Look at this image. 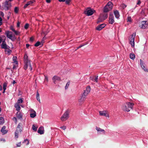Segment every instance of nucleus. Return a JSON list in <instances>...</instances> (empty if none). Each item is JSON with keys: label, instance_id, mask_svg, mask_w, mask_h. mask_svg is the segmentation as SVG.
I'll return each mask as SVG.
<instances>
[{"label": "nucleus", "instance_id": "obj_1", "mask_svg": "<svg viewBox=\"0 0 148 148\" xmlns=\"http://www.w3.org/2000/svg\"><path fill=\"white\" fill-rule=\"evenodd\" d=\"M134 105V103H132L130 102H126L125 104L123 105L122 107V109L124 111L129 112L131 109H132Z\"/></svg>", "mask_w": 148, "mask_h": 148}, {"label": "nucleus", "instance_id": "obj_2", "mask_svg": "<svg viewBox=\"0 0 148 148\" xmlns=\"http://www.w3.org/2000/svg\"><path fill=\"white\" fill-rule=\"evenodd\" d=\"M90 86H87L86 90H84V92L82 95L80 99V101H83L85 99V97L86 96L88 93L90 92Z\"/></svg>", "mask_w": 148, "mask_h": 148}, {"label": "nucleus", "instance_id": "obj_3", "mask_svg": "<svg viewBox=\"0 0 148 148\" xmlns=\"http://www.w3.org/2000/svg\"><path fill=\"white\" fill-rule=\"evenodd\" d=\"M70 112L69 110H67L65 111L61 117L60 119L62 121H65L69 118Z\"/></svg>", "mask_w": 148, "mask_h": 148}, {"label": "nucleus", "instance_id": "obj_4", "mask_svg": "<svg viewBox=\"0 0 148 148\" xmlns=\"http://www.w3.org/2000/svg\"><path fill=\"white\" fill-rule=\"evenodd\" d=\"M135 36L136 34L134 33L130 36L129 38L130 43L132 47H134V39Z\"/></svg>", "mask_w": 148, "mask_h": 148}, {"label": "nucleus", "instance_id": "obj_5", "mask_svg": "<svg viewBox=\"0 0 148 148\" xmlns=\"http://www.w3.org/2000/svg\"><path fill=\"white\" fill-rule=\"evenodd\" d=\"M95 12L94 9L88 8L84 12V13L88 16H90L92 15Z\"/></svg>", "mask_w": 148, "mask_h": 148}, {"label": "nucleus", "instance_id": "obj_6", "mask_svg": "<svg viewBox=\"0 0 148 148\" xmlns=\"http://www.w3.org/2000/svg\"><path fill=\"white\" fill-rule=\"evenodd\" d=\"M109 23L110 24H112L115 22L114 17L112 13H110L109 17Z\"/></svg>", "mask_w": 148, "mask_h": 148}, {"label": "nucleus", "instance_id": "obj_7", "mask_svg": "<svg viewBox=\"0 0 148 148\" xmlns=\"http://www.w3.org/2000/svg\"><path fill=\"white\" fill-rule=\"evenodd\" d=\"M11 6V3L8 1L6 0L4 4V8L5 10H8Z\"/></svg>", "mask_w": 148, "mask_h": 148}, {"label": "nucleus", "instance_id": "obj_8", "mask_svg": "<svg viewBox=\"0 0 148 148\" xmlns=\"http://www.w3.org/2000/svg\"><path fill=\"white\" fill-rule=\"evenodd\" d=\"M29 111L30 117L32 118L35 117L36 116V113L35 111L32 109H31Z\"/></svg>", "mask_w": 148, "mask_h": 148}, {"label": "nucleus", "instance_id": "obj_9", "mask_svg": "<svg viewBox=\"0 0 148 148\" xmlns=\"http://www.w3.org/2000/svg\"><path fill=\"white\" fill-rule=\"evenodd\" d=\"M1 48L2 49H8V48L9 47L6 44V42L5 41H3L1 44Z\"/></svg>", "mask_w": 148, "mask_h": 148}, {"label": "nucleus", "instance_id": "obj_10", "mask_svg": "<svg viewBox=\"0 0 148 148\" xmlns=\"http://www.w3.org/2000/svg\"><path fill=\"white\" fill-rule=\"evenodd\" d=\"M146 21H142L141 24L140 25V27L143 29H145V28L147 27V25L146 23Z\"/></svg>", "mask_w": 148, "mask_h": 148}, {"label": "nucleus", "instance_id": "obj_11", "mask_svg": "<svg viewBox=\"0 0 148 148\" xmlns=\"http://www.w3.org/2000/svg\"><path fill=\"white\" fill-rule=\"evenodd\" d=\"M99 114L101 116H104L106 117H109V116L108 114L107 113L106 111H100L99 112Z\"/></svg>", "mask_w": 148, "mask_h": 148}, {"label": "nucleus", "instance_id": "obj_12", "mask_svg": "<svg viewBox=\"0 0 148 148\" xmlns=\"http://www.w3.org/2000/svg\"><path fill=\"white\" fill-rule=\"evenodd\" d=\"M22 124L21 123H19L18 125L16 131L18 132H21L22 130Z\"/></svg>", "mask_w": 148, "mask_h": 148}, {"label": "nucleus", "instance_id": "obj_13", "mask_svg": "<svg viewBox=\"0 0 148 148\" xmlns=\"http://www.w3.org/2000/svg\"><path fill=\"white\" fill-rule=\"evenodd\" d=\"M44 128L42 126H41L38 128V132L40 134H42L44 133Z\"/></svg>", "mask_w": 148, "mask_h": 148}, {"label": "nucleus", "instance_id": "obj_14", "mask_svg": "<svg viewBox=\"0 0 148 148\" xmlns=\"http://www.w3.org/2000/svg\"><path fill=\"white\" fill-rule=\"evenodd\" d=\"M5 34L6 35L7 37L9 38H11L12 36V32L9 31H6L5 32Z\"/></svg>", "mask_w": 148, "mask_h": 148}, {"label": "nucleus", "instance_id": "obj_15", "mask_svg": "<svg viewBox=\"0 0 148 148\" xmlns=\"http://www.w3.org/2000/svg\"><path fill=\"white\" fill-rule=\"evenodd\" d=\"M106 26L105 24H102L96 27V29L97 30L100 31L103 28H104Z\"/></svg>", "mask_w": 148, "mask_h": 148}, {"label": "nucleus", "instance_id": "obj_16", "mask_svg": "<svg viewBox=\"0 0 148 148\" xmlns=\"http://www.w3.org/2000/svg\"><path fill=\"white\" fill-rule=\"evenodd\" d=\"M52 80L54 83L56 84V80L60 81L61 79L59 77L57 76H55L52 78Z\"/></svg>", "mask_w": 148, "mask_h": 148}, {"label": "nucleus", "instance_id": "obj_17", "mask_svg": "<svg viewBox=\"0 0 148 148\" xmlns=\"http://www.w3.org/2000/svg\"><path fill=\"white\" fill-rule=\"evenodd\" d=\"M6 127L5 126H3L1 128V132L3 134H6L8 132L7 130H5Z\"/></svg>", "mask_w": 148, "mask_h": 148}, {"label": "nucleus", "instance_id": "obj_18", "mask_svg": "<svg viewBox=\"0 0 148 148\" xmlns=\"http://www.w3.org/2000/svg\"><path fill=\"white\" fill-rule=\"evenodd\" d=\"M101 16L104 20L106 19L108 17V14L106 12H104L100 15Z\"/></svg>", "mask_w": 148, "mask_h": 148}, {"label": "nucleus", "instance_id": "obj_19", "mask_svg": "<svg viewBox=\"0 0 148 148\" xmlns=\"http://www.w3.org/2000/svg\"><path fill=\"white\" fill-rule=\"evenodd\" d=\"M23 115L22 113H21L20 111H18L16 113V117L18 119H22Z\"/></svg>", "mask_w": 148, "mask_h": 148}, {"label": "nucleus", "instance_id": "obj_20", "mask_svg": "<svg viewBox=\"0 0 148 148\" xmlns=\"http://www.w3.org/2000/svg\"><path fill=\"white\" fill-rule=\"evenodd\" d=\"M114 13L115 17L117 18H118L120 17V14L119 11L117 10L114 11Z\"/></svg>", "mask_w": 148, "mask_h": 148}, {"label": "nucleus", "instance_id": "obj_21", "mask_svg": "<svg viewBox=\"0 0 148 148\" xmlns=\"http://www.w3.org/2000/svg\"><path fill=\"white\" fill-rule=\"evenodd\" d=\"M112 9H111V8H109V7H108L107 6H105L103 9V12H106L107 13V12H109V11H110Z\"/></svg>", "mask_w": 148, "mask_h": 148}, {"label": "nucleus", "instance_id": "obj_22", "mask_svg": "<svg viewBox=\"0 0 148 148\" xmlns=\"http://www.w3.org/2000/svg\"><path fill=\"white\" fill-rule=\"evenodd\" d=\"M28 57L27 55L26 54H25L24 58V60L25 63H28L30 62V61L28 60Z\"/></svg>", "mask_w": 148, "mask_h": 148}, {"label": "nucleus", "instance_id": "obj_23", "mask_svg": "<svg viewBox=\"0 0 148 148\" xmlns=\"http://www.w3.org/2000/svg\"><path fill=\"white\" fill-rule=\"evenodd\" d=\"M14 107L16 108V110L18 111H20L21 109V107L20 105L18 103H16L14 105Z\"/></svg>", "mask_w": 148, "mask_h": 148}, {"label": "nucleus", "instance_id": "obj_24", "mask_svg": "<svg viewBox=\"0 0 148 148\" xmlns=\"http://www.w3.org/2000/svg\"><path fill=\"white\" fill-rule=\"evenodd\" d=\"M96 130H97L98 132V131H100L101 132H103V134H105V131L104 130L101 129V128L99 127H96Z\"/></svg>", "mask_w": 148, "mask_h": 148}, {"label": "nucleus", "instance_id": "obj_25", "mask_svg": "<svg viewBox=\"0 0 148 148\" xmlns=\"http://www.w3.org/2000/svg\"><path fill=\"white\" fill-rule=\"evenodd\" d=\"M104 20H105L103 18H102L101 17V16H100V15L98 19L97 23H99L100 22L103 21Z\"/></svg>", "mask_w": 148, "mask_h": 148}, {"label": "nucleus", "instance_id": "obj_26", "mask_svg": "<svg viewBox=\"0 0 148 148\" xmlns=\"http://www.w3.org/2000/svg\"><path fill=\"white\" fill-rule=\"evenodd\" d=\"M112 3L111 2H109L106 6H107L108 7H109V8H111V9H112Z\"/></svg>", "mask_w": 148, "mask_h": 148}, {"label": "nucleus", "instance_id": "obj_27", "mask_svg": "<svg viewBox=\"0 0 148 148\" xmlns=\"http://www.w3.org/2000/svg\"><path fill=\"white\" fill-rule=\"evenodd\" d=\"M33 3V2L32 1H29L27 3L25 4L24 6V8H26L28 5H29L31 3Z\"/></svg>", "mask_w": 148, "mask_h": 148}, {"label": "nucleus", "instance_id": "obj_28", "mask_svg": "<svg viewBox=\"0 0 148 148\" xmlns=\"http://www.w3.org/2000/svg\"><path fill=\"white\" fill-rule=\"evenodd\" d=\"M140 64L141 65V66L142 67L143 69H144L145 68V66H144V62L143 61H142L141 59L140 60Z\"/></svg>", "mask_w": 148, "mask_h": 148}, {"label": "nucleus", "instance_id": "obj_29", "mask_svg": "<svg viewBox=\"0 0 148 148\" xmlns=\"http://www.w3.org/2000/svg\"><path fill=\"white\" fill-rule=\"evenodd\" d=\"M130 58L133 60H134L135 58V55L134 53H130Z\"/></svg>", "mask_w": 148, "mask_h": 148}, {"label": "nucleus", "instance_id": "obj_30", "mask_svg": "<svg viewBox=\"0 0 148 148\" xmlns=\"http://www.w3.org/2000/svg\"><path fill=\"white\" fill-rule=\"evenodd\" d=\"M25 64L24 66V68L25 70H26L28 67L29 62L25 63Z\"/></svg>", "mask_w": 148, "mask_h": 148}, {"label": "nucleus", "instance_id": "obj_31", "mask_svg": "<svg viewBox=\"0 0 148 148\" xmlns=\"http://www.w3.org/2000/svg\"><path fill=\"white\" fill-rule=\"evenodd\" d=\"M36 99H37V100L38 101L40 102V97H39V94L38 92H37L36 93Z\"/></svg>", "mask_w": 148, "mask_h": 148}, {"label": "nucleus", "instance_id": "obj_32", "mask_svg": "<svg viewBox=\"0 0 148 148\" xmlns=\"http://www.w3.org/2000/svg\"><path fill=\"white\" fill-rule=\"evenodd\" d=\"M17 58V57L16 56H14L13 58V60L14 62L16 63V64L17 63V62L16 61Z\"/></svg>", "mask_w": 148, "mask_h": 148}, {"label": "nucleus", "instance_id": "obj_33", "mask_svg": "<svg viewBox=\"0 0 148 148\" xmlns=\"http://www.w3.org/2000/svg\"><path fill=\"white\" fill-rule=\"evenodd\" d=\"M70 81H69L66 83V86H65V89L66 90L68 88V87H69V85H70Z\"/></svg>", "mask_w": 148, "mask_h": 148}, {"label": "nucleus", "instance_id": "obj_34", "mask_svg": "<svg viewBox=\"0 0 148 148\" xmlns=\"http://www.w3.org/2000/svg\"><path fill=\"white\" fill-rule=\"evenodd\" d=\"M19 9L17 7H15L14 10V12L16 13H17L18 12Z\"/></svg>", "mask_w": 148, "mask_h": 148}, {"label": "nucleus", "instance_id": "obj_35", "mask_svg": "<svg viewBox=\"0 0 148 148\" xmlns=\"http://www.w3.org/2000/svg\"><path fill=\"white\" fill-rule=\"evenodd\" d=\"M37 127H36L34 125H33L32 126V129L34 130L35 131H36L37 130Z\"/></svg>", "mask_w": 148, "mask_h": 148}, {"label": "nucleus", "instance_id": "obj_36", "mask_svg": "<svg viewBox=\"0 0 148 148\" xmlns=\"http://www.w3.org/2000/svg\"><path fill=\"white\" fill-rule=\"evenodd\" d=\"M41 42L40 43V42L39 41H38L35 45L34 46L35 47H38V46L40 45L41 44Z\"/></svg>", "mask_w": 148, "mask_h": 148}, {"label": "nucleus", "instance_id": "obj_37", "mask_svg": "<svg viewBox=\"0 0 148 148\" xmlns=\"http://www.w3.org/2000/svg\"><path fill=\"white\" fill-rule=\"evenodd\" d=\"M19 132L15 131V138H17L18 137V133Z\"/></svg>", "mask_w": 148, "mask_h": 148}, {"label": "nucleus", "instance_id": "obj_38", "mask_svg": "<svg viewBox=\"0 0 148 148\" xmlns=\"http://www.w3.org/2000/svg\"><path fill=\"white\" fill-rule=\"evenodd\" d=\"M4 119L3 117H0V122L1 123V124H3L4 123Z\"/></svg>", "mask_w": 148, "mask_h": 148}, {"label": "nucleus", "instance_id": "obj_39", "mask_svg": "<svg viewBox=\"0 0 148 148\" xmlns=\"http://www.w3.org/2000/svg\"><path fill=\"white\" fill-rule=\"evenodd\" d=\"M98 76H95V78L94 79L93 78L92 80L94 81L97 82H98Z\"/></svg>", "mask_w": 148, "mask_h": 148}, {"label": "nucleus", "instance_id": "obj_40", "mask_svg": "<svg viewBox=\"0 0 148 148\" xmlns=\"http://www.w3.org/2000/svg\"><path fill=\"white\" fill-rule=\"evenodd\" d=\"M10 39L12 41H14L16 39V38L14 36H12V37L11 38H10Z\"/></svg>", "mask_w": 148, "mask_h": 148}, {"label": "nucleus", "instance_id": "obj_41", "mask_svg": "<svg viewBox=\"0 0 148 148\" xmlns=\"http://www.w3.org/2000/svg\"><path fill=\"white\" fill-rule=\"evenodd\" d=\"M46 39V37H45V36L43 37L42 40L41 41V43L43 45V44L44 42V41Z\"/></svg>", "mask_w": 148, "mask_h": 148}, {"label": "nucleus", "instance_id": "obj_42", "mask_svg": "<svg viewBox=\"0 0 148 148\" xmlns=\"http://www.w3.org/2000/svg\"><path fill=\"white\" fill-rule=\"evenodd\" d=\"M29 24H28V23L26 24L24 26V28H25V29H28V28L29 27Z\"/></svg>", "mask_w": 148, "mask_h": 148}, {"label": "nucleus", "instance_id": "obj_43", "mask_svg": "<svg viewBox=\"0 0 148 148\" xmlns=\"http://www.w3.org/2000/svg\"><path fill=\"white\" fill-rule=\"evenodd\" d=\"M23 102V101L22 99H19L18 100V103H22Z\"/></svg>", "mask_w": 148, "mask_h": 148}, {"label": "nucleus", "instance_id": "obj_44", "mask_svg": "<svg viewBox=\"0 0 148 148\" xmlns=\"http://www.w3.org/2000/svg\"><path fill=\"white\" fill-rule=\"evenodd\" d=\"M28 67H29V69L30 71H32V65H31V64L30 62H29V66H28Z\"/></svg>", "mask_w": 148, "mask_h": 148}, {"label": "nucleus", "instance_id": "obj_45", "mask_svg": "<svg viewBox=\"0 0 148 148\" xmlns=\"http://www.w3.org/2000/svg\"><path fill=\"white\" fill-rule=\"evenodd\" d=\"M14 32L15 35H18L20 33V32H18V31H16L15 30H14Z\"/></svg>", "mask_w": 148, "mask_h": 148}, {"label": "nucleus", "instance_id": "obj_46", "mask_svg": "<svg viewBox=\"0 0 148 148\" xmlns=\"http://www.w3.org/2000/svg\"><path fill=\"white\" fill-rule=\"evenodd\" d=\"M127 22L128 21V22H131L132 21L131 18L130 16H129L127 17Z\"/></svg>", "mask_w": 148, "mask_h": 148}, {"label": "nucleus", "instance_id": "obj_47", "mask_svg": "<svg viewBox=\"0 0 148 148\" xmlns=\"http://www.w3.org/2000/svg\"><path fill=\"white\" fill-rule=\"evenodd\" d=\"M8 50H7V51H6V50H5V52L6 51H7V53H8V54H10L11 53V50H10L8 48Z\"/></svg>", "mask_w": 148, "mask_h": 148}, {"label": "nucleus", "instance_id": "obj_48", "mask_svg": "<svg viewBox=\"0 0 148 148\" xmlns=\"http://www.w3.org/2000/svg\"><path fill=\"white\" fill-rule=\"evenodd\" d=\"M26 141H27V143L26 144V145H27L29 144V140H28V139H26V140H24V142H23V143H25Z\"/></svg>", "mask_w": 148, "mask_h": 148}, {"label": "nucleus", "instance_id": "obj_49", "mask_svg": "<svg viewBox=\"0 0 148 148\" xmlns=\"http://www.w3.org/2000/svg\"><path fill=\"white\" fill-rule=\"evenodd\" d=\"M121 6L123 8V9H124L126 7V5L125 4H123L121 5Z\"/></svg>", "mask_w": 148, "mask_h": 148}, {"label": "nucleus", "instance_id": "obj_50", "mask_svg": "<svg viewBox=\"0 0 148 148\" xmlns=\"http://www.w3.org/2000/svg\"><path fill=\"white\" fill-rule=\"evenodd\" d=\"M65 2L66 4H68L69 3L71 0H65Z\"/></svg>", "mask_w": 148, "mask_h": 148}, {"label": "nucleus", "instance_id": "obj_51", "mask_svg": "<svg viewBox=\"0 0 148 148\" xmlns=\"http://www.w3.org/2000/svg\"><path fill=\"white\" fill-rule=\"evenodd\" d=\"M13 120L14 121H15V123H16L17 122V119L16 117H14L13 118Z\"/></svg>", "mask_w": 148, "mask_h": 148}, {"label": "nucleus", "instance_id": "obj_52", "mask_svg": "<svg viewBox=\"0 0 148 148\" xmlns=\"http://www.w3.org/2000/svg\"><path fill=\"white\" fill-rule=\"evenodd\" d=\"M60 128L64 130L66 128V126H64L62 127H60Z\"/></svg>", "mask_w": 148, "mask_h": 148}, {"label": "nucleus", "instance_id": "obj_53", "mask_svg": "<svg viewBox=\"0 0 148 148\" xmlns=\"http://www.w3.org/2000/svg\"><path fill=\"white\" fill-rule=\"evenodd\" d=\"M34 38L33 37H31L30 38V41L31 42H32L33 41V40H34Z\"/></svg>", "mask_w": 148, "mask_h": 148}, {"label": "nucleus", "instance_id": "obj_54", "mask_svg": "<svg viewBox=\"0 0 148 148\" xmlns=\"http://www.w3.org/2000/svg\"><path fill=\"white\" fill-rule=\"evenodd\" d=\"M7 86V84L6 82H5L3 84V88H6Z\"/></svg>", "mask_w": 148, "mask_h": 148}, {"label": "nucleus", "instance_id": "obj_55", "mask_svg": "<svg viewBox=\"0 0 148 148\" xmlns=\"http://www.w3.org/2000/svg\"><path fill=\"white\" fill-rule=\"evenodd\" d=\"M10 29L11 30H12L13 32H14V30H15V29H14V28H13V27L12 26H11L10 27Z\"/></svg>", "mask_w": 148, "mask_h": 148}, {"label": "nucleus", "instance_id": "obj_56", "mask_svg": "<svg viewBox=\"0 0 148 148\" xmlns=\"http://www.w3.org/2000/svg\"><path fill=\"white\" fill-rule=\"evenodd\" d=\"M21 142H19L16 144L17 147H20L21 146Z\"/></svg>", "mask_w": 148, "mask_h": 148}, {"label": "nucleus", "instance_id": "obj_57", "mask_svg": "<svg viewBox=\"0 0 148 148\" xmlns=\"http://www.w3.org/2000/svg\"><path fill=\"white\" fill-rule=\"evenodd\" d=\"M45 81H46L47 82L48 81V78L47 77V76L45 77Z\"/></svg>", "mask_w": 148, "mask_h": 148}, {"label": "nucleus", "instance_id": "obj_58", "mask_svg": "<svg viewBox=\"0 0 148 148\" xmlns=\"http://www.w3.org/2000/svg\"><path fill=\"white\" fill-rule=\"evenodd\" d=\"M20 22L18 21V23H17V27H19L20 26Z\"/></svg>", "mask_w": 148, "mask_h": 148}, {"label": "nucleus", "instance_id": "obj_59", "mask_svg": "<svg viewBox=\"0 0 148 148\" xmlns=\"http://www.w3.org/2000/svg\"><path fill=\"white\" fill-rule=\"evenodd\" d=\"M141 3V1L139 0L138 1V2L137 3V5H139Z\"/></svg>", "mask_w": 148, "mask_h": 148}, {"label": "nucleus", "instance_id": "obj_60", "mask_svg": "<svg viewBox=\"0 0 148 148\" xmlns=\"http://www.w3.org/2000/svg\"><path fill=\"white\" fill-rule=\"evenodd\" d=\"M29 44H26V47L27 48H28L29 47Z\"/></svg>", "mask_w": 148, "mask_h": 148}, {"label": "nucleus", "instance_id": "obj_61", "mask_svg": "<svg viewBox=\"0 0 148 148\" xmlns=\"http://www.w3.org/2000/svg\"><path fill=\"white\" fill-rule=\"evenodd\" d=\"M51 0H46V2L47 3H49L51 2Z\"/></svg>", "mask_w": 148, "mask_h": 148}, {"label": "nucleus", "instance_id": "obj_62", "mask_svg": "<svg viewBox=\"0 0 148 148\" xmlns=\"http://www.w3.org/2000/svg\"><path fill=\"white\" fill-rule=\"evenodd\" d=\"M16 83V82L15 81V80H13L12 82V84L14 85V84H15Z\"/></svg>", "mask_w": 148, "mask_h": 148}, {"label": "nucleus", "instance_id": "obj_63", "mask_svg": "<svg viewBox=\"0 0 148 148\" xmlns=\"http://www.w3.org/2000/svg\"><path fill=\"white\" fill-rule=\"evenodd\" d=\"M84 45H80V46H79V48H81V47H82L83 46H84Z\"/></svg>", "mask_w": 148, "mask_h": 148}, {"label": "nucleus", "instance_id": "obj_64", "mask_svg": "<svg viewBox=\"0 0 148 148\" xmlns=\"http://www.w3.org/2000/svg\"><path fill=\"white\" fill-rule=\"evenodd\" d=\"M1 15L3 16L4 15V14L3 12H1Z\"/></svg>", "mask_w": 148, "mask_h": 148}]
</instances>
